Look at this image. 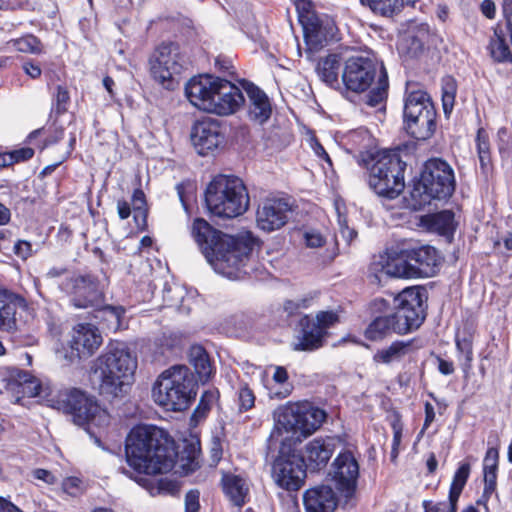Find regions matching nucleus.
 I'll return each instance as SVG.
<instances>
[{
	"label": "nucleus",
	"instance_id": "f257e3e1",
	"mask_svg": "<svg viewBox=\"0 0 512 512\" xmlns=\"http://www.w3.org/2000/svg\"><path fill=\"white\" fill-rule=\"evenodd\" d=\"M190 233L207 261L215 270L229 277L240 270L256 241L251 232L232 236L201 217L194 218Z\"/></svg>",
	"mask_w": 512,
	"mask_h": 512
},
{
	"label": "nucleus",
	"instance_id": "f03ea898",
	"mask_svg": "<svg viewBox=\"0 0 512 512\" xmlns=\"http://www.w3.org/2000/svg\"><path fill=\"white\" fill-rule=\"evenodd\" d=\"M125 456L128 465L137 473L156 475L171 471L178 453L175 441L165 430L139 424L126 437Z\"/></svg>",
	"mask_w": 512,
	"mask_h": 512
},
{
	"label": "nucleus",
	"instance_id": "7ed1b4c3",
	"mask_svg": "<svg viewBox=\"0 0 512 512\" xmlns=\"http://www.w3.org/2000/svg\"><path fill=\"white\" fill-rule=\"evenodd\" d=\"M185 94L193 106L218 116L235 114L245 104L236 84L211 74L192 77L185 85Z\"/></svg>",
	"mask_w": 512,
	"mask_h": 512
},
{
	"label": "nucleus",
	"instance_id": "20e7f679",
	"mask_svg": "<svg viewBox=\"0 0 512 512\" xmlns=\"http://www.w3.org/2000/svg\"><path fill=\"white\" fill-rule=\"evenodd\" d=\"M341 79L347 91L356 94L368 91L366 104L370 107H377L388 98V73L373 53L348 57L343 63Z\"/></svg>",
	"mask_w": 512,
	"mask_h": 512
},
{
	"label": "nucleus",
	"instance_id": "39448f33",
	"mask_svg": "<svg viewBox=\"0 0 512 512\" xmlns=\"http://www.w3.org/2000/svg\"><path fill=\"white\" fill-rule=\"evenodd\" d=\"M198 388V379L189 367L173 365L156 378L152 398L166 411L183 412L194 403Z\"/></svg>",
	"mask_w": 512,
	"mask_h": 512
},
{
	"label": "nucleus",
	"instance_id": "423d86ee",
	"mask_svg": "<svg viewBox=\"0 0 512 512\" xmlns=\"http://www.w3.org/2000/svg\"><path fill=\"white\" fill-rule=\"evenodd\" d=\"M456 189L455 173L451 165L441 158L424 162L420 173L413 179L410 207L417 211L433 200L447 201Z\"/></svg>",
	"mask_w": 512,
	"mask_h": 512
},
{
	"label": "nucleus",
	"instance_id": "0eeeda50",
	"mask_svg": "<svg viewBox=\"0 0 512 512\" xmlns=\"http://www.w3.org/2000/svg\"><path fill=\"white\" fill-rule=\"evenodd\" d=\"M362 163L368 169V185L379 197L392 200L404 191L407 164L399 152L377 151L362 158Z\"/></svg>",
	"mask_w": 512,
	"mask_h": 512
},
{
	"label": "nucleus",
	"instance_id": "6e6552de",
	"mask_svg": "<svg viewBox=\"0 0 512 512\" xmlns=\"http://www.w3.org/2000/svg\"><path fill=\"white\" fill-rule=\"evenodd\" d=\"M249 194L243 180L234 175L219 174L207 185L204 202L208 212L219 218H235L249 207Z\"/></svg>",
	"mask_w": 512,
	"mask_h": 512
},
{
	"label": "nucleus",
	"instance_id": "1a4fd4ad",
	"mask_svg": "<svg viewBox=\"0 0 512 512\" xmlns=\"http://www.w3.org/2000/svg\"><path fill=\"white\" fill-rule=\"evenodd\" d=\"M100 372V390L103 394L118 397L124 387L132 383L137 360L124 344L110 346L97 359Z\"/></svg>",
	"mask_w": 512,
	"mask_h": 512
},
{
	"label": "nucleus",
	"instance_id": "9d476101",
	"mask_svg": "<svg viewBox=\"0 0 512 512\" xmlns=\"http://www.w3.org/2000/svg\"><path fill=\"white\" fill-rule=\"evenodd\" d=\"M55 407L71 416L74 424L86 427H106L110 423V414L103 408L95 396L79 388H69L58 392L54 399Z\"/></svg>",
	"mask_w": 512,
	"mask_h": 512
},
{
	"label": "nucleus",
	"instance_id": "9b49d317",
	"mask_svg": "<svg viewBox=\"0 0 512 512\" xmlns=\"http://www.w3.org/2000/svg\"><path fill=\"white\" fill-rule=\"evenodd\" d=\"M189 65L188 57L176 41L158 44L148 58L151 79L168 91L176 90Z\"/></svg>",
	"mask_w": 512,
	"mask_h": 512
},
{
	"label": "nucleus",
	"instance_id": "f8f14e48",
	"mask_svg": "<svg viewBox=\"0 0 512 512\" xmlns=\"http://www.w3.org/2000/svg\"><path fill=\"white\" fill-rule=\"evenodd\" d=\"M294 4L308 52H319L335 40L338 27L332 16L317 12L311 0H295Z\"/></svg>",
	"mask_w": 512,
	"mask_h": 512
},
{
	"label": "nucleus",
	"instance_id": "ddd939ff",
	"mask_svg": "<svg viewBox=\"0 0 512 512\" xmlns=\"http://www.w3.org/2000/svg\"><path fill=\"white\" fill-rule=\"evenodd\" d=\"M390 314L396 324L397 335L417 331L427 317L426 290L419 286L403 289L394 296Z\"/></svg>",
	"mask_w": 512,
	"mask_h": 512
},
{
	"label": "nucleus",
	"instance_id": "4468645a",
	"mask_svg": "<svg viewBox=\"0 0 512 512\" xmlns=\"http://www.w3.org/2000/svg\"><path fill=\"white\" fill-rule=\"evenodd\" d=\"M388 258L404 263L403 273L410 271L419 276H434L440 268L442 257L431 245H421L413 240H401L387 249Z\"/></svg>",
	"mask_w": 512,
	"mask_h": 512
},
{
	"label": "nucleus",
	"instance_id": "2eb2a0df",
	"mask_svg": "<svg viewBox=\"0 0 512 512\" xmlns=\"http://www.w3.org/2000/svg\"><path fill=\"white\" fill-rule=\"evenodd\" d=\"M274 483L287 492H297L305 484L307 466L303 455L290 438L281 441L278 454L271 465Z\"/></svg>",
	"mask_w": 512,
	"mask_h": 512
},
{
	"label": "nucleus",
	"instance_id": "dca6fc26",
	"mask_svg": "<svg viewBox=\"0 0 512 512\" xmlns=\"http://www.w3.org/2000/svg\"><path fill=\"white\" fill-rule=\"evenodd\" d=\"M340 322L336 311L323 310L302 315L295 327L294 351L314 352L323 348L330 336L329 330Z\"/></svg>",
	"mask_w": 512,
	"mask_h": 512
},
{
	"label": "nucleus",
	"instance_id": "f3484780",
	"mask_svg": "<svg viewBox=\"0 0 512 512\" xmlns=\"http://www.w3.org/2000/svg\"><path fill=\"white\" fill-rule=\"evenodd\" d=\"M327 418L324 409L309 402L288 403L277 411V422L286 430L308 437L317 431Z\"/></svg>",
	"mask_w": 512,
	"mask_h": 512
},
{
	"label": "nucleus",
	"instance_id": "a211bd4d",
	"mask_svg": "<svg viewBox=\"0 0 512 512\" xmlns=\"http://www.w3.org/2000/svg\"><path fill=\"white\" fill-rule=\"evenodd\" d=\"M77 309L96 308L105 302V291L99 277L91 272L74 274L59 284Z\"/></svg>",
	"mask_w": 512,
	"mask_h": 512
},
{
	"label": "nucleus",
	"instance_id": "6ab92c4d",
	"mask_svg": "<svg viewBox=\"0 0 512 512\" xmlns=\"http://www.w3.org/2000/svg\"><path fill=\"white\" fill-rule=\"evenodd\" d=\"M359 464L349 450L340 452L332 463V480L336 489L346 500L356 492Z\"/></svg>",
	"mask_w": 512,
	"mask_h": 512
},
{
	"label": "nucleus",
	"instance_id": "aec40b11",
	"mask_svg": "<svg viewBox=\"0 0 512 512\" xmlns=\"http://www.w3.org/2000/svg\"><path fill=\"white\" fill-rule=\"evenodd\" d=\"M391 304L388 300L377 297L371 300L368 304V312L373 317L370 323L364 330V337L371 342H379L390 336L397 334L396 324L388 313Z\"/></svg>",
	"mask_w": 512,
	"mask_h": 512
},
{
	"label": "nucleus",
	"instance_id": "412c9836",
	"mask_svg": "<svg viewBox=\"0 0 512 512\" xmlns=\"http://www.w3.org/2000/svg\"><path fill=\"white\" fill-rule=\"evenodd\" d=\"M478 330V316L472 311H467L455 330V348L459 355L463 356L461 362L462 371L468 374L472 369L474 359V341Z\"/></svg>",
	"mask_w": 512,
	"mask_h": 512
},
{
	"label": "nucleus",
	"instance_id": "4be33fe9",
	"mask_svg": "<svg viewBox=\"0 0 512 512\" xmlns=\"http://www.w3.org/2000/svg\"><path fill=\"white\" fill-rule=\"evenodd\" d=\"M191 140L197 153L207 156L225 141L221 123L209 117L196 121L192 127Z\"/></svg>",
	"mask_w": 512,
	"mask_h": 512
},
{
	"label": "nucleus",
	"instance_id": "5701e85b",
	"mask_svg": "<svg viewBox=\"0 0 512 512\" xmlns=\"http://www.w3.org/2000/svg\"><path fill=\"white\" fill-rule=\"evenodd\" d=\"M292 206L285 198H267L259 205L256 222L259 229L272 232L281 229L289 219Z\"/></svg>",
	"mask_w": 512,
	"mask_h": 512
},
{
	"label": "nucleus",
	"instance_id": "b1692460",
	"mask_svg": "<svg viewBox=\"0 0 512 512\" xmlns=\"http://www.w3.org/2000/svg\"><path fill=\"white\" fill-rule=\"evenodd\" d=\"M102 336L98 328L89 323H80L73 328L72 338L69 343V358L87 359L91 357L101 346Z\"/></svg>",
	"mask_w": 512,
	"mask_h": 512
},
{
	"label": "nucleus",
	"instance_id": "393cba45",
	"mask_svg": "<svg viewBox=\"0 0 512 512\" xmlns=\"http://www.w3.org/2000/svg\"><path fill=\"white\" fill-rule=\"evenodd\" d=\"M240 84L248 97L247 117L249 121L264 125L272 115V104L268 95L256 84L246 79H242Z\"/></svg>",
	"mask_w": 512,
	"mask_h": 512
},
{
	"label": "nucleus",
	"instance_id": "a878e982",
	"mask_svg": "<svg viewBox=\"0 0 512 512\" xmlns=\"http://www.w3.org/2000/svg\"><path fill=\"white\" fill-rule=\"evenodd\" d=\"M336 449L335 438L316 437L305 445L304 461L307 470L319 472L325 469Z\"/></svg>",
	"mask_w": 512,
	"mask_h": 512
},
{
	"label": "nucleus",
	"instance_id": "bb28decb",
	"mask_svg": "<svg viewBox=\"0 0 512 512\" xmlns=\"http://www.w3.org/2000/svg\"><path fill=\"white\" fill-rule=\"evenodd\" d=\"M220 487L229 502L237 508H242L250 501L249 484L240 474L222 471Z\"/></svg>",
	"mask_w": 512,
	"mask_h": 512
},
{
	"label": "nucleus",
	"instance_id": "cd10ccee",
	"mask_svg": "<svg viewBox=\"0 0 512 512\" xmlns=\"http://www.w3.org/2000/svg\"><path fill=\"white\" fill-rule=\"evenodd\" d=\"M303 505L305 512H334L338 497L330 486L319 485L304 492Z\"/></svg>",
	"mask_w": 512,
	"mask_h": 512
},
{
	"label": "nucleus",
	"instance_id": "c85d7f7f",
	"mask_svg": "<svg viewBox=\"0 0 512 512\" xmlns=\"http://www.w3.org/2000/svg\"><path fill=\"white\" fill-rule=\"evenodd\" d=\"M420 224L427 231L440 236L452 237L456 231L457 223L452 210H441L421 216Z\"/></svg>",
	"mask_w": 512,
	"mask_h": 512
},
{
	"label": "nucleus",
	"instance_id": "c756f323",
	"mask_svg": "<svg viewBox=\"0 0 512 512\" xmlns=\"http://www.w3.org/2000/svg\"><path fill=\"white\" fill-rule=\"evenodd\" d=\"M417 338L409 340H395L389 346L379 349L373 355L375 363L389 365L392 362L401 361L407 354L419 349L420 345H415Z\"/></svg>",
	"mask_w": 512,
	"mask_h": 512
},
{
	"label": "nucleus",
	"instance_id": "7c9ffc66",
	"mask_svg": "<svg viewBox=\"0 0 512 512\" xmlns=\"http://www.w3.org/2000/svg\"><path fill=\"white\" fill-rule=\"evenodd\" d=\"M512 43L507 29L499 23L493 28V35L488 44V52L495 63H512Z\"/></svg>",
	"mask_w": 512,
	"mask_h": 512
},
{
	"label": "nucleus",
	"instance_id": "2f4dec72",
	"mask_svg": "<svg viewBox=\"0 0 512 512\" xmlns=\"http://www.w3.org/2000/svg\"><path fill=\"white\" fill-rule=\"evenodd\" d=\"M437 115L430 95L424 90L411 91L404 105V120L419 118L425 114Z\"/></svg>",
	"mask_w": 512,
	"mask_h": 512
},
{
	"label": "nucleus",
	"instance_id": "473e14b6",
	"mask_svg": "<svg viewBox=\"0 0 512 512\" xmlns=\"http://www.w3.org/2000/svg\"><path fill=\"white\" fill-rule=\"evenodd\" d=\"M343 69L342 56L330 53L318 60L315 71L320 80L331 88H339V74Z\"/></svg>",
	"mask_w": 512,
	"mask_h": 512
},
{
	"label": "nucleus",
	"instance_id": "72a5a7b5",
	"mask_svg": "<svg viewBox=\"0 0 512 512\" xmlns=\"http://www.w3.org/2000/svg\"><path fill=\"white\" fill-rule=\"evenodd\" d=\"M92 309L94 313V319L103 331L116 332L120 329L122 325V319L125 314V309L123 306L109 305L105 304L104 302L100 306Z\"/></svg>",
	"mask_w": 512,
	"mask_h": 512
},
{
	"label": "nucleus",
	"instance_id": "f704fd0d",
	"mask_svg": "<svg viewBox=\"0 0 512 512\" xmlns=\"http://www.w3.org/2000/svg\"><path fill=\"white\" fill-rule=\"evenodd\" d=\"M22 297L6 289L0 290V330L11 332L16 329V312Z\"/></svg>",
	"mask_w": 512,
	"mask_h": 512
},
{
	"label": "nucleus",
	"instance_id": "c9c22d12",
	"mask_svg": "<svg viewBox=\"0 0 512 512\" xmlns=\"http://www.w3.org/2000/svg\"><path fill=\"white\" fill-rule=\"evenodd\" d=\"M8 386L11 389L17 388L18 392L30 397L37 396L41 392L40 381L30 372L21 369H13L10 371Z\"/></svg>",
	"mask_w": 512,
	"mask_h": 512
},
{
	"label": "nucleus",
	"instance_id": "e433bc0d",
	"mask_svg": "<svg viewBox=\"0 0 512 512\" xmlns=\"http://www.w3.org/2000/svg\"><path fill=\"white\" fill-rule=\"evenodd\" d=\"M437 115L425 114L419 118L404 120L407 133L417 141H424L433 136L436 130Z\"/></svg>",
	"mask_w": 512,
	"mask_h": 512
},
{
	"label": "nucleus",
	"instance_id": "4c0bfd02",
	"mask_svg": "<svg viewBox=\"0 0 512 512\" xmlns=\"http://www.w3.org/2000/svg\"><path fill=\"white\" fill-rule=\"evenodd\" d=\"M475 148L479 159L481 172L487 176L493 171L494 166L490 136L484 127H479L476 131Z\"/></svg>",
	"mask_w": 512,
	"mask_h": 512
},
{
	"label": "nucleus",
	"instance_id": "58836bf2",
	"mask_svg": "<svg viewBox=\"0 0 512 512\" xmlns=\"http://www.w3.org/2000/svg\"><path fill=\"white\" fill-rule=\"evenodd\" d=\"M188 356L199 380L207 381L212 374V363L206 349L200 344H194L190 347Z\"/></svg>",
	"mask_w": 512,
	"mask_h": 512
},
{
	"label": "nucleus",
	"instance_id": "ea45409f",
	"mask_svg": "<svg viewBox=\"0 0 512 512\" xmlns=\"http://www.w3.org/2000/svg\"><path fill=\"white\" fill-rule=\"evenodd\" d=\"M360 3L374 15L387 18L398 15L404 8V0H360Z\"/></svg>",
	"mask_w": 512,
	"mask_h": 512
},
{
	"label": "nucleus",
	"instance_id": "a19ab883",
	"mask_svg": "<svg viewBox=\"0 0 512 512\" xmlns=\"http://www.w3.org/2000/svg\"><path fill=\"white\" fill-rule=\"evenodd\" d=\"M132 207L134 211V220L136 222L137 228L140 231H145L148 228V204L146 195L143 189L139 186L133 190L132 196Z\"/></svg>",
	"mask_w": 512,
	"mask_h": 512
},
{
	"label": "nucleus",
	"instance_id": "79ce46f5",
	"mask_svg": "<svg viewBox=\"0 0 512 512\" xmlns=\"http://www.w3.org/2000/svg\"><path fill=\"white\" fill-rule=\"evenodd\" d=\"M471 472V465L468 462L460 463L459 467L453 475L449 488L448 501L458 505L460 495L468 481Z\"/></svg>",
	"mask_w": 512,
	"mask_h": 512
},
{
	"label": "nucleus",
	"instance_id": "37998d69",
	"mask_svg": "<svg viewBox=\"0 0 512 512\" xmlns=\"http://www.w3.org/2000/svg\"><path fill=\"white\" fill-rule=\"evenodd\" d=\"M457 91L458 84L454 76L446 75L441 79V100L446 116H448L454 108Z\"/></svg>",
	"mask_w": 512,
	"mask_h": 512
},
{
	"label": "nucleus",
	"instance_id": "c03bdc74",
	"mask_svg": "<svg viewBox=\"0 0 512 512\" xmlns=\"http://www.w3.org/2000/svg\"><path fill=\"white\" fill-rule=\"evenodd\" d=\"M272 378L273 381L281 387L279 389L272 388L270 390L271 397L280 400L287 398L293 390V385L288 382L289 375L287 369L283 366H276Z\"/></svg>",
	"mask_w": 512,
	"mask_h": 512
},
{
	"label": "nucleus",
	"instance_id": "a18cd8bd",
	"mask_svg": "<svg viewBox=\"0 0 512 512\" xmlns=\"http://www.w3.org/2000/svg\"><path fill=\"white\" fill-rule=\"evenodd\" d=\"M483 472L484 488L481 497L477 500V504L487 507V502L496 491L498 466L483 467Z\"/></svg>",
	"mask_w": 512,
	"mask_h": 512
},
{
	"label": "nucleus",
	"instance_id": "49530a36",
	"mask_svg": "<svg viewBox=\"0 0 512 512\" xmlns=\"http://www.w3.org/2000/svg\"><path fill=\"white\" fill-rule=\"evenodd\" d=\"M390 427L393 432L390 458L392 462H396L400 452V446L404 429L402 415L400 414V412L394 411L392 419L390 421Z\"/></svg>",
	"mask_w": 512,
	"mask_h": 512
},
{
	"label": "nucleus",
	"instance_id": "de8ad7c7",
	"mask_svg": "<svg viewBox=\"0 0 512 512\" xmlns=\"http://www.w3.org/2000/svg\"><path fill=\"white\" fill-rule=\"evenodd\" d=\"M12 42L14 48L22 53L40 54L43 50L41 40L33 34H27Z\"/></svg>",
	"mask_w": 512,
	"mask_h": 512
},
{
	"label": "nucleus",
	"instance_id": "09e8293b",
	"mask_svg": "<svg viewBox=\"0 0 512 512\" xmlns=\"http://www.w3.org/2000/svg\"><path fill=\"white\" fill-rule=\"evenodd\" d=\"M348 141L352 145L353 149L360 152L361 159L367 158V155L371 154L368 151H363L364 149H367L371 143V135L366 129L351 131L348 134Z\"/></svg>",
	"mask_w": 512,
	"mask_h": 512
},
{
	"label": "nucleus",
	"instance_id": "8fccbe9b",
	"mask_svg": "<svg viewBox=\"0 0 512 512\" xmlns=\"http://www.w3.org/2000/svg\"><path fill=\"white\" fill-rule=\"evenodd\" d=\"M219 397L220 393L217 388L205 390L200 397L199 403L194 411V415L198 417H206L211 411L213 404L218 401Z\"/></svg>",
	"mask_w": 512,
	"mask_h": 512
},
{
	"label": "nucleus",
	"instance_id": "3c124183",
	"mask_svg": "<svg viewBox=\"0 0 512 512\" xmlns=\"http://www.w3.org/2000/svg\"><path fill=\"white\" fill-rule=\"evenodd\" d=\"M53 95V109L57 116L63 115L68 111L71 101L69 90L64 85H57Z\"/></svg>",
	"mask_w": 512,
	"mask_h": 512
},
{
	"label": "nucleus",
	"instance_id": "603ef678",
	"mask_svg": "<svg viewBox=\"0 0 512 512\" xmlns=\"http://www.w3.org/2000/svg\"><path fill=\"white\" fill-rule=\"evenodd\" d=\"M238 409L240 412H247L255 405V394L247 383L240 385L238 392Z\"/></svg>",
	"mask_w": 512,
	"mask_h": 512
},
{
	"label": "nucleus",
	"instance_id": "864d4df0",
	"mask_svg": "<svg viewBox=\"0 0 512 512\" xmlns=\"http://www.w3.org/2000/svg\"><path fill=\"white\" fill-rule=\"evenodd\" d=\"M497 147L501 156L512 153V134L505 126L497 131Z\"/></svg>",
	"mask_w": 512,
	"mask_h": 512
},
{
	"label": "nucleus",
	"instance_id": "5fc2aeb1",
	"mask_svg": "<svg viewBox=\"0 0 512 512\" xmlns=\"http://www.w3.org/2000/svg\"><path fill=\"white\" fill-rule=\"evenodd\" d=\"M223 458V442L219 436H213L209 444V466L217 467Z\"/></svg>",
	"mask_w": 512,
	"mask_h": 512
},
{
	"label": "nucleus",
	"instance_id": "6e6d98bb",
	"mask_svg": "<svg viewBox=\"0 0 512 512\" xmlns=\"http://www.w3.org/2000/svg\"><path fill=\"white\" fill-rule=\"evenodd\" d=\"M153 489H156L158 494H169L176 496L180 491V486L176 480L160 478L156 481V486L151 487V491Z\"/></svg>",
	"mask_w": 512,
	"mask_h": 512
},
{
	"label": "nucleus",
	"instance_id": "4d7b16f0",
	"mask_svg": "<svg viewBox=\"0 0 512 512\" xmlns=\"http://www.w3.org/2000/svg\"><path fill=\"white\" fill-rule=\"evenodd\" d=\"M424 512H458V505L448 501L433 502L432 500H424L422 502Z\"/></svg>",
	"mask_w": 512,
	"mask_h": 512
},
{
	"label": "nucleus",
	"instance_id": "13d9d810",
	"mask_svg": "<svg viewBox=\"0 0 512 512\" xmlns=\"http://www.w3.org/2000/svg\"><path fill=\"white\" fill-rule=\"evenodd\" d=\"M389 270H385L384 265L380 262H373L369 265L367 278L371 284L379 285L381 283V275L389 274Z\"/></svg>",
	"mask_w": 512,
	"mask_h": 512
},
{
	"label": "nucleus",
	"instance_id": "bf43d9fd",
	"mask_svg": "<svg viewBox=\"0 0 512 512\" xmlns=\"http://www.w3.org/2000/svg\"><path fill=\"white\" fill-rule=\"evenodd\" d=\"M200 492L197 489L189 490L185 495V512H199Z\"/></svg>",
	"mask_w": 512,
	"mask_h": 512
},
{
	"label": "nucleus",
	"instance_id": "052dcab7",
	"mask_svg": "<svg viewBox=\"0 0 512 512\" xmlns=\"http://www.w3.org/2000/svg\"><path fill=\"white\" fill-rule=\"evenodd\" d=\"M13 251L22 260H27L33 254L32 244L26 240H18L14 244Z\"/></svg>",
	"mask_w": 512,
	"mask_h": 512
},
{
	"label": "nucleus",
	"instance_id": "680f3d73",
	"mask_svg": "<svg viewBox=\"0 0 512 512\" xmlns=\"http://www.w3.org/2000/svg\"><path fill=\"white\" fill-rule=\"evenodd\" d=\"M34 149L31 147H22L10 151V158L12 157L13 163H21L30 160L34 156Z\"/></svg>",
	"mask_w": 512,
	"mask_h": 512
},
{
	"label": "nucleus",
	"instance_id": "e2e57ef3",
	"mask_svg": "<svg viewBox=\"0 0 512 512\" xmlns=\"http://www.w3.org/2000/svg\"><path fill=\"white\" fill-rule=\"evenodd\" d=\"M424 414H425L424 422H423L421 431L419 433V437L422 436L425 433V431L431 426V424L435 421V417H436L435 408L428 401H426L424 403Z\"/></svg>",
	"mask_w": 512,
	"mask_h": 512
},
{
	"label": "nucleus",
	"instance_id": "0e129e2a",
	"mask_svg": "<svg viewBox=\"0 0 512 512\" xmlns=\"http://www.w3.org/2000/svg\"><path fill=\"white\" fill-rule=\"evenodd\" d=\"M65 129L62 125H57L56 122L53 123L51 127L50 135L45 139L44 146H51L57 144L64 137Z\"/></svg>",
	"mask_w": 512,
	"mask_h": 512
},
{
	"label": "nucleus",
	"instance_id": "69168bd1",
	"mask_svg": "<svg viewBox=\"0 0 512 512\" xmlns=\"http://www.w3.org/2000/svg\"><path fill=\"white\" fill-rule=\"evenodd\" d=\"M197 458V453L194 449L188 452L186 462L181 464V468L185 474L193 473L200 467Z\"/></svg>",
	"mask_w": 512,
	"mask_h": 512
},
{
	"label": "nucleus",
	"instance_id": "338daca9",
	"mask_svg": "<svg viewBox=\"0 0 512 512\" xmlns=\"http://www.w3.org/2000/svg\"><path fill=\"white\" fill-rule=\"evenodd\" d=\"M82 481L77 477H68L62 483L63 490L71 495L76 496L81 489Z\"/></svg>",
	"mask_w": 512,
	"mask_h": 512
},
{
	"label": "nucleus",
	"instance_id": "774afa93",
	"mask_svg": "<svg viewBox=\"0 0 512 512\" xmlns=\"http://www.w3.org/2000/svg\"><path fill=\"white\" fill-rule=\"evenodd\" d=\"M22 69L32 79H38L42 74L40 65L33 60L23 62Z\"/></svg>",
	"mask_w": 512,
	"mask_h": 512
}]
</instances>
